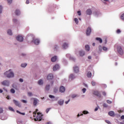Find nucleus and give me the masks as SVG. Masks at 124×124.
Instances as JSON below:
<instances>
[{
    "mask_svg": "<svg viewBox=\"0 0 124 124\" xmlns=\"http://www.w3.org/2000/svg\"><path fill=\"white\" fill-rule=\"evenodd\" d=\"M38 112V109H36V111H34L33 113V117L35 118L34 120L35 122L37 121H40L42 120V114Z\"/></svg>",
    "mask_w": 124,
    "mask_h": 124,
    "instance_id": "1",
    "label": "nucleus"
},
{
    "mask_svg": "<svg viewBox=\"0 0 124 124\" xmlns=\"http://www.w3.org/2000/svg\"><path fill=\"white\" fill-rule=\"evenodd\" d=\"M4 75H5V76L8 78H12V77H14V73L11 69L5 72Z\"/></svg>",
    "mask_w": 124,
    "mask_h": 124,
    "instance_id": "2",
    "label": "nucleus"
},
{
    "mask_svg": "<svg viewBox=\"0 0 124 124\" xmlns=\"http://www.w3.org/2000/svg\"><path fill=\"white\" fill-rule=\"evenodd\" d=\"M10 82L8 80H4L1 82V85L3 86H6V87H9Z\"/></svg>",
    "mask_w": 124,
    "mask_h": 124,
    "instance_id": "3",
    "label": "nucleus"
},
{
    "mask_svg": "<svg viewBox=\"0 0 124 124\" xmlns=\"http://www.w3.org/2000/svg\"><path fill=\"white\" fill-rule=\"evenodd\" d=\"M16 40L17 41H19L20 42H22L24 41V38L21 35H18L16 37Z\"/></svg>",
    "mask_w": 124,
    "mask_h": 124,
    "instance_id": "4",
    "label": "nucleus"
},
{
    "mask_svg": "<svg viewBox=\"0 0 124 124\" xmlns=\"http://www.w3.org/2000/svg\"><path fill=\"white\" fill-rule=\"evenodd\" d=\"M117 51L120 55H121V56L123 55V54H124V51L123 50V49H122V47H121V46L118 47Z\"/></svg>",
    "mask_w": 124,
    "mask_h": 124,
    "instance_id": "5",
    "label": "nucleus"
},
{
    "mask_svg": "<svg viewBox=\"0 0 124 124\" xmlns=\"http://www.w3.org/2000/svg\"><path fill=\"white\" fill-rule=\"evenodd\" d=\"M91 32H92V29H91V27H89L86 30V35H90Z\"/></svg>",
    "mask_w": 124,
    "mask_h": 124,
    "instance_id": "6",
    "label": "nucleus"
},
{
    "mask_svg": "<svg viewBox=\"0 0 124 124\" xmlns=\"http://www.w3.org/2000/svg\"><path fill=\"white\" fill-rule=\"evenodd\" d=\"M14 103L16 105V106H18V107H21V104L19 103L17 100H13Z\"/></svg>",
    "mask_w": 124,
    "mask_h": 124,
    "instance_id": "7",
    "label": "nucleus"
},
{
    "mask_svg": "<svg viewBox=\"0 0 124 124\" xmlns=\"http://www.w3.org/2000/svg\"><path fill=\"white\" fill-rule=\"evenodd\" d=\"M93 94L95 95H96L97 96H98L99 97H100L101 96V95L100 94V93L97 91H93Z\"/></svg>",
    "mask_w": 124,
    "mask_h": 124,
    "instance_id": "8",
    "label": "nucleus"
},
{
    "mask_svg": "<svg viewBox=\"0 0 124 124\" xmlns=\"http://www.w3.org/2000/svg\"><path fill=\"white\" fill-rule=\"evenodd\" d=\"M73 68L75 73H78V72H79V67L78 66H75Z\"/></svg>",
    "mask_w": 124,
    "mask_h": 124,
    "instance_id": "9",
    "label": "nucleus"
},
{
    "mask_svg": "<svg viewBox=\"0 0 124 124\" xmlns=\"http://www.w3.org/2000/svg\"><path fill=\"white\" fill-rule=\"evenodd\" d=\"M58 69H60V65H59L58 64H56L54 66H53V71H56V70H58Z\"/></svg>",
    "mask_w": 124,
    "mask_h": 124,
    "instance_id": "10",
    "label": "nucleus"
},
{
    "mask_svg": "<svg viewBox=\"0 0 124 124\" xmlns=\"http://www.w3.org/2000/svg\"><path fill=\"white\" fill-rule=\"evenodd\" d=\"M54 78V76H53V74H50L47 76V80H52Z\"/></svg>",
    "mask_w": 124,
    "mask_h": 124,
    "instance_id": "11",
    "label": "nucleus"
},
{
    "mask_svg": "<svg viewBox=\"0 0 124 124\" xmlns=\"http://www.w3.org/2000/svg\"><path fill=\"white\" fill-rule=\"evenodd\" d=\"M59 91L60 93H64V92H65V88L63 86H61Z\"/></svg>",
    "mask_w": 124,
    "mask_h": 124,
    "instance_id": "12",
    "label": "nucleus"
},
{
    "mask_svg": "<svg viewBox=\"0 0 124 124\" xmlns=\"http://www.w3.org/2000/svg\"><path fill=\"white\" fill-rule=\"evenodd\" d=\"M86 13L87 15H92L93 12H92V10L89 9L86 10Z\"/></svg>",
    "mask_w": 124,
    "mask_h": 124,
    "instance_id": "13",
    "label": "nucleus"
},
{
    "mask_svg": "<svg viewBox=\"0 0 124 124\" xmlns=\"http://www.w3.org/2000/svg\"><path fill=\"white\" fill-rule=\"evenodd\" d=\"M40 42V41H39V40L38 39H35L34 40V43L35 44V45H38Z\"/></svg>",
    "mask_w": 124,
    "mask_h": 124,
    "instance_id": "14",
    "label": "nucleus"
},
{
    "mask_svg": "<svg viewBox=\"0 0 124 124\" xmlns=\"http://www.w3.org/2000/svg\"><path fill=\"white\" fill-rule=\"evenodd\" d=\"M68 47V44H67L66 43H64L63 44V46H62V48L63 49H66Z\"/></svg>",
    "mask_w": 124,
    "mask_h": 124,
    "instance_id": "15",
    "label": "nucleus"
},
{
    "mask_svg": "<svg viewBox=\"0 0 124 124\" xmlns=\"http://www.w3.org/2000/svg\"><path fill=\"white\" fill-rule=\"evenodd\" d=\"M108 115L111 117H114V116H115V113H114V111H110L108 112Z\"/></svg>",
    "mask_w": 124,
    "mask_h": 124,
    "instance_id": "16",
    "label": "nucleus"
},
{
    "mask_svg": "<svg viewBox=\"0 0 124 124\" xmlns=\"http://www.w3.org/2000/svg\"><path fill=\"white\" fill-rule=\"evenodd\" d=\"M51 62H56L57 61V56H54L51 59Z\"/></svg>",
    "mask_w": 124,
    "mask_h": 124,
    "instance_id": "17",
    "label": "nucleus"
},
{
    "mask_svg": "<svg viewBox=\"0 0 124 124\" xmlns=\"http://www.w3.org/2000/svg\"><path fill=\"white\" fill-rule=\"evenodd\" d=\"M16 15H17V16H19L20 14H21V12H20V10H16L15 12Z\"/></svg>",
    "mask_w": 124,
    "mask_h": 124,
    "instance_id": "18",
    "label": "nucleus"
},
{
    "mask_svg": "<svg viewBox=\"0 0 124 124\" xmlns=\"http://www.w3.org/2000/svg\"><path fill=\"white\" fill-rule=\"evenodd\" d=\"M38 103V100H37V99H34L33 103V105L34 106L37 105Z\"/></svg>",
    "mask_w": 124,
    "mask_h": 124,
    "instance_id": "19",
    "label": "nucleus"
},
{
    "mask_svg": "<svg viewBox=\"0 0 124 124\" xmlns=\"http://www.w3.org/2000/svg\"><path fill=\"white\" fill-rule=\"evenodd\" d=\"M63 102H64V101L63 100H60L59 101H58V104H59V105H62L63 104Z\"/></svg>",
    "mask_w": 124,
    "mask_h": 124,
    "instance_id": "20",
    "label": "nucleus"
},
{
    "mask_svg": "<svg viewBox=\"0 0 124 124\" xmlns=\"http://www.w3.org/2000/svg\"><path fill=\"white\" fill-rule=\"evenodd\" d=\"M79 55L80 56H81V57H83V56H85V52L83 51L82 50L80 51Z\"/></svg>",
    "mask_w": 124,
    "mask_h": 124,
    "instance_id": "21",
    "label": "nucleus"
},
{
    "mask_svg": "<svg viewBox=\"0 0 124 124\" xmlns=\"http://www.w3.org/2000/svg\"><path fill=\"white\" fill-rule=\"evenodd\" d=\"M85 50L86 51H87V52H89L90 51V46L87 45L85 46Z\"/></svg>",
    "mask_w": 124,
    "mask_h": 124,
    "instance_id": "22",
    "label": "nucleus"
},
{
    "mask_svg": "<svg viewBox=\"0 0 124 124\" xmlns=\"http://www.w3.org/2000/svg\"><path fill=\"white\" fill-rule=\"evenodd\" d=\"M69 78L70 79H71V80H73V79H74L75 78V77L74 76V75L73 74H71L69 76Z\"/></svg>",
    "mask_w": 124,
    "mask_h": 124,
    "instance_id": "23",
    "label": "nucleus"
},
{
    "mask_svg": "<svg viewBox=\"0 0 124 124\" xmlns=\"http://www.w3.org/2000/svg\"><path fill=\"white\" fill-rule=\"evenodd\" d=\"M87 77H88V78H91V77H92V72H88V73H87Z\"/></svg>",
    "mask_w": 124,
    "mask_h": 124,
    "instance_id": "24",
    "label": "nucleus"
},
{
    "mask_svg": "<svg viewBox=\"0 0 124 124\" xmlns=\"http://www.w3.org/2000/svg\"><path fill=\"white\" fill-rule=\"evenodd\" d=\"M38 84L39 85H43V80L42 79H40L38 81Z\"/></svg>",
    "mask_w": 124,
    "mask_h": 124,
    "instance_id": "25",
    "label": "nucleus"
},
{
    "mask_svg": "<svg viewBox=\"0 0 124 124\" xmlns=\"http://www.w3.org/2000/svg\"><path fill=\"white\" fill-rule=\"evenodd\" d=\"M96 40H97L100 42V43H102V39L100 38H96Z\"/></svg>",
    "mask_w": 124,
    "mask_h": 124,
    "instance_id": "26",
    "label": "nucleus"
},
{
    "mask_svg": "<svg viewBox=\"0 0 124 124\" xmlns=\"http://www.w3.org/2000/svg\"><path fill=\"white\" fill-rule=\"evenodd\" d=\"M8 34H9V35H12V31L11 30H9L7 31Z\"/></svg>",
    "mask_w": 124,
    "mask_h": 124,
    "instance_id": "27",
    "label": "nucleus"
},
{
    "mask_svg": "<svg viewBox=\"0 0 124 124\" xmlns=\"http://www.w3.org/2000/svg\"><path fill=\"white\" fill-rule=\"evenodd\" d=\"M31 37V38H33V35L31 34H29L27 35V38H30V37Z\"/></svg>",
    "mask_w": 124,
    "mask_h": 124,
    "instance_id": "28",
    "label": "nucleus"
},
{
    "mask_svg": "<svg viewBox=\"0 0 124 124\" xmlns=\"http://www.w3.org/2000/svg\"><path fill=\"white\" fill-rule=\"evenodd\" d=\"M27 65H28V64L26 63H25L21 64V67H26Z\"/></svg>",
    "mask_w": 124,
    "mask_h": 124,
    "instance_id": "29",
    "label": "nucleus"
},
{
    "mask_svg": "<svg viewBox=\"0 0 124 124\" xmlns=\"http://www.w3.org/2000/svg\"><path fill=\"white\" fill-rule=\"evenodd\" d=\"M58 89L57 88H54L53 89V92L55 93H58Z\"/></svg>",
    "mask_w": 124,
    "mask_h": 124,
    "instance_id": "30",
    "label": "nucleus"
},
{
    "mask_svg": "<svg viewBox=\"0 0 124 124\" xmlns=\"http://www.w3.org/2000/svg\"><path fill=\"white\" fill-rule=\"evenodd\" d=\"M46 91H49V90H50V85H46Z\"/></svg>",
    "mask_w": 124,
    "mask_h": 124,
    "instance_id": "31",
    "label": "nucleus"
},
{
    "mask_svg": "<svg viewBox=\"0 0 124 124\" xmlns=\"http://www.w3.org/2000/svg\"><path fill=\"white\" fill-rule=\"evenodd\" d=\"M74 21H75L76 24H78V23H79V21L78 20V18H75L74 19Z\"/></svg>",
    "mask_w": 124,
    "mask_h": 124,
    "instance_id": "32",
    "label": "nucleus"
},
{
    "mask_svg": "<svg viewBox=\"0 0 124 124\" xmlns=\"http://www.w3.org/2000/svg\"><path fill=\"white\" fill-rule=\"evenodd\" d=\"M16 113H18V114H20V115H23V116L25 115V113L21 112L19 111V110H16Z\"/></svg>",
    "mask_w": 124,
    "mask_h": 124,
    "instance_id": "33",
    "label": "nucleus"
},
{
    "mask_svg": "<svg viewBox=\"0 0 124 124\" xmlns=\"http://www.w3.org/2000/svg\"><path fill=\"white\" fill-rule=\"evenodd\" d=\"M82 113L84 115H86V114H89V112H88V111H87V110L83 111Z\"/></svg>",
    "mask_w": 124,
    "mask_h": 124,
    "instance_id": "34",
    "label": "nucleus"
},
{
    "mask_svg": "<svg viewBox=\"0 0 124 124\" xmlns=\"http://www.w3.org/2000/svg\"><path fill=\"white\" fill-rule=\"evenodd\" d=\"M7 1L9 4H11V3H12V0H7Z\"/></svg>",
    "mask_w": 124,
    "mask_h": 124,
    "instance_id": "35",
    "label": "nucleus"
},
{
    "mask_svg": "<svg viewBox=\"0 0 124 124\" xmlns=\"http://www.w3.org/2000/svg\"><path fill=\"white\" fill-rule=\"evenodd\" d=\"M11 93H15V90L13 89H11Z\"/></svg>",
    "mask_w": 124,
    "mask_h": 124,
    "instance_id": "36",
    "label": "nucleus"
},
{
    "mask_svg": "<svg viewBox=\"0 0 124 124\" xmlns=\"http://www.w3.org/2000/svg\"><path fill=\"white\" fill-rule=\"evenodd\" d=\"M82 91L83 93H86V91H87V89H86V88H83L82 89Z\"/></svg>",
    "mask_w": 124,
    "mask_h": 124,
    "instance_id": "37",
    "label": "nucleus"
},
{
    "mask_svg": "<svg viewBox=\"0 0 124 124\" xmlns=\"http://www.w3.org/2000/svg\"><path fill=\"white\" fill-rule=\"evenodd\" d=\"M103 50H104V51H107V50H108V48H107V47H106L105 46H103Z\"/></svg>",
    "mask_w": 124,
    "mask_h": 124,
    "instance_id": "38",
    "label": "nucleus"
},
{
    "mask_svg": "<svg viewBox=\"0 0 124 124\" xmlns=\"http://www.w3.org/2000/svg\"><path fill=\"white\" fill-rule=\"evenodd\" d=\"M72 98H75V97H77V95H76V94H73L72 95Z\"/></svg>",
    "mask_w": 124,
    "mask_h": 124,
    "instance_id": "39",
    "label": "nucleus"
},
{
    "mask_svg": "<svg viewBox=\"0 0 124 124\" xmlns=\"http://www.w3.org/2000/svg\"><path fill=\"white\" fill-rule=\"evenodd\" d=\"M121 18L122 20H124V14H122L121 16Z\"/></svg>",
    "mask_w": 124,
    "mask_h": 124,
    "instance_id": "40",
    "label": "nucleus"
},
{
    "mask_svg": "<svg viewBox=\"0 0 124 124\" xmlns=\"http://www.w3.org/2000/svg\"><path fill=\"white\" fill-rule=\"evenodd\" d=\"M49 97H50V98H55V96L52 95H49Z\"/></svg>",
    "mask_w": 124,
    "mask_h": 124,
    "instance_id": "41",
    "label": "nucleus"
},
{
    "mask_svg": "<svg viewBox=\"0 0 124 124\" xmlns=\"http://www.w3.org/2000/svg\"><path fill=\"white\" fill-rule=\"evenodd\" d=\"M121 30L118 29L116 31L117 33H121Z\"/></svg>",
    "mask_w": 124,
    "mask_h": 124,
    "instance_id": "42",
    "label": "nucleus"
},
{
    "mask_svg": "<svg viewBox=\"0 0 124 124\" xmlns=\"http://www.w3.org/2000/svg\"><path fill=\"white\" fill-rule=\"evenodd\" d=\"M92 84L93 86H95L96 83H95V82H94V81H92Z\"/></svg>",
    "mask_w": 124,
    "mask_h": 124,
    "instance_id": "43",
    "label": "nucleus"
},
{
    "mask_svg": "<svg viewBox=\"0 0 124 124\" xmlns=\"http://www.w3.org/2000/svg\"><path fill=\"white\" fill-rule=\"evenodd\" d=\"M2 12V6H0V13H1Z\"/></svg>",
    "mask_w": 124,
    "mask_h": 124,
    "instance_id": "44",
    "label": "nucleus"
},
{
    "mask_svg": "<svg viewBox=\"0 0 124 124\" xmlns=\"http://www.w3.org/2000/svg\"><path fill=\"white\" fill-rule=\"evenodd\" d=\"M107 103H108V104H111V103H112V102L109 100H108L107 101Z\"/></svg>",
    "mask_w": 124,
    "mask_h": 124,
    "instance_id": "45",
    "label": "nucleus"
},
{
    "mask_svg": "<svg viewBox=\"0 0 124 124\" xmlns=\"http://www.w3.org/2000/svg\"><path fill=\"white\" fill-rule=\"evenodd\" d=\"M28 95L29 96H31V95H32V93H31V92L28 93Z\"/></svg>",
    "mask_w": 124,
    "mask_h": 124,
    "instance_id": "46",
    "label": "nucleus"
},
{
    "mask_svg": "<svg viewBox=\"0 0 124 124\" xmlns=\"http://www.w3.org/2000/svg\"><path fill=\"white\" fill-rule=\"evenodd\" d=\"M21 102H23V103H27V101L25 100H21Z\"/></svg>",
    "mask_w": 124,
    "mask_h": 124,
    "instance_id": "47",
    "label": "nucleus"
},
{
    "mask_svg": "<svg viewBox=\"0 0 124 124\" xmlns=\"http://www.w3.org/2000/svg\"><path fill=\"white\" fill-rule=\"evenodd\" d=\"M78 15L79 16H81V11H78Z\"/></svg>",
    "mask_w": 124,
    "mask_h": 124,
    "instance_id": "48",
    "label": "nucleus"
},
{
    "mask_svg": "<svg viewBox=\"0 0 124 124\" xmlns=\"http://www.w3.org/2000/svg\"><path fill=\"white\" fill-rule=\"evenodd\" d=\"M106 122L107 124H111V122H110V121H109V120H106Z\"/></svg>",
    "mask_w": 124,
    "mask_h": 124,
    "instance_id": "49",
    "label": "nucleus"
},
{
    "mask_svg": "<svg viewBox=\"0 0 124 124\" xmlns=\"http://www.w3.org/2000/svg\"><path fill=\"white\" fill-rule=\"evenodd\" d=\"M80 116H83V113H78L77 115V117H80Z\"/></svg>",
    "mask_w": 124,
    "mask_h": 124,
    "instance_id": "50",
    "label": "nucleus"
},
{
    "mask_svg": "<svg viewBox=\"0 0 124 124\" xmlns=\"http://www.w3.org/2000/svg\"><path fill=\"white\" fill-rule=\"evenodd\" d=\"M70 101V99H69L68 101H65V104H68V102H69Z\"/></svg>",
    "mask_w": 124,
    "mask_h": 124,
    "instance_id": "51",
    "label": "nucleus"
},
{
    "mask_svg": "<svg viewBox=\"0 0 124 124\" xmlns=\"http://www.w3.org/2000/svg\"><path fill=\"white\" fill-rule=\"evenodd\" d=\"M102 93H103V95H104V96H106V92H103Z\"/></svg>",
    "mask_w": 124,
    "mask_h": 124,
    "instance_id": "52",
    "label": "nucleus"
},
{
    "mask_svg": "<svg viewBox=\"0 0 124 124\" xmlns=\"http://www.w3.org/2000/svg\"><path fill=\"white\" fill-rule=\"evenodd\" d=\"M26 4H29L30 3V1L29 0H26Z\"/></svg>",
    "mask_w": 124,
    "mask_h": 124,
    "instance_id": "53",
    "label": "nucleus"
},
{
    "mask_svg": "<svg viewBox=\"0 0 124 124\" xmlns=\"http://www.w3.org/2000/svg\"><path fill=\"white\" fill-rule=\"evenodd\" d=\"M103 106H104V107H107V106H108L106 104H104Z\"/></svg>",
    "mask_w": 124,
    "mask_h": 124,
    "instance_id": "54",
    "label": "nucleus"
},
{
    "mask_svg": "<svg viewBox=\"0 0 124 124\" xmlns=\"http://www.w3.org/2000/svg\"><path fill=\"white\" fill-rule=\"evenodd\" d=\"M57 48H58V46H54V50H57Z\"/></svg>",
    "mask_w": 124,
    "mask_h": 124,
    "instance_id": "55",
    "label": "nucleus"
},
{
    "mask_svg": "<svg viewBox=\"0 0 124 124\" xmlns=\"http://www.w3.org/2000/svg\"><path fill=\"white\" fill-rule=\"evenodd\" d=\"M13 21V22H14V23H16V22H17V19H14Z\"/></svg>",
    "mask_w": 124,
    "mask_h": 124,
    "instance_id": "56",
    "label": "nucleus"
},
{
    "mask_svg": "<svg viewBox=\"0 0 124 124\" xmlns=\"http://www.w3.org/2000/svg\"><path fill=\"white\" fill-rule=\"evenodd\" d=\"M121 120H124V115H122L121 117Z\"/></svg>",
    "mask_w": 124,
    "mask_h": 124,
    "instance_id": "57",
    "label": "nucleus"
},
{
    "mask_svg": "<svg viewBox=\"0 0 124 124\" xmlns=\"http://www.w3.org/2000/svg\"><path fill=\"white\" fill-rule=\"evenodd\" d=\"M3 112V110L2 109H0V114Z\"/></svg>",
    "mask_w": 124,
    "mask_h": 124,
    "instance_id": "58",
    "label": "nucleus"
},
{
    "mask_svg": "<svg viewBox=\"0 0 124 124\" xmlns=\"http://www.w3.org/2000/svg\"><path fill=\"white\" fill-rule=\"evenodd\" d=\"M23 81H24V80H23V79H22V78L19 79V81L22 82H23Z\"/></svg>",
    "mask_w": 124,
    "mask_h": 124,
    "instance_id": "59",
    "label": "nucleus"
},
{
    "mask_svg": "<svg viewBox=\"0 0 124 124\" xmlns=\"http://www.w3.org/2000/svg\"><path fill=\"white\" fill-rule=\"evenodd\" d=\"M49 111H50V109H47L46 110V112L47 114L48 112H49Z\"/></svg>",
    "mask_w": 124,
    "mask_h": 124,
    "instance_id": "60",
    "label": "nucleus"
},
{
    "mask_svg": "<svg viewBox=\"0 0 124 124\" xmlns=\"http://www.w3.org/2000/svg\"><path fill=\"white\" fill-rule=\"evenodd\" d=\"M10 111H12V112H15L14 110V109H10Z\"/></svg>",
    "mask_w": 124,
    "mask_h": 124,
    "instance_id": "61",
    "label": "nucleus"
},
{
    "mask_svg": "<svg viewBox=\"0 0 124 124\" xmlns=\"http://www.w3.org/2000/svg\"><path fill=\"white\" fill-rule=\"evenodd\" d=\"M88 59H89V60H91L92 59V56H88Z\"/></svg>",
    "mask_w": 124,
    "mask_h": 124,
    "instance_id": "62",
    "label": "nucleus"
},
{
    "mask_svg": "<svg viewBox=\"0 0 124 124\" xmlns=\"http://www.w3.org/2000/svg\"><path fill=\"white\" fill-rule=\"evenodd\" d=\"M2 92H3L2 90L0 89V93H2Z\"/></svg>",
    "mask_w": 124,
    "mask_h": 124,
    "instance_id": "63",
    "label": "nucleus"
},
{
    "mask_svg": "<svg viewBox=\"0 0 124 124\" xmlns=\"http://www.w3.org/2000/svg\"><path fill=\"white\" fill-rule=\"evenodd\" d=\"M46 124H52L50 122H48L46 123Z\"/></svg>",
    "mask_w": 124,
    "mask_h": 124,
    "instance_id": "64",
    "label": "nucleus"
}]
</instances>
